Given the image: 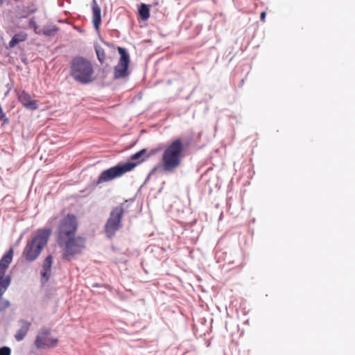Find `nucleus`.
Wrapping results in <instances>:
<instances>
[{"instance_id":"nucleus-22","label":"nucleus","mask_w":355,"mask_h":355,"mask_svg":"<svg viewBox=\"0 0 355 355\" xmlns=\"http://www.w3.org/2000/svg\"><path fill=\"white\" fill-rule=\"evenodd\" d=\"M159 151V148H155L150 151L149 154L147 155V157H150V156L157 153Z\"/></svg>"},{"instance_id":"nucleus-3","label":"nucleus","mask_w":355,"mask_h":355,"mask_svg":"<svg viewBox=\"0 0 355 355\" xmlns=\"http://www.w3.org/2000/svg\"><path fill=\"white\" fill-rule=\"evenodd\" d=\"M70 75L76 82L84 85L95 80L92 62L82 56L74 57L70 62Z\"/></svg>"},{"instance_id":"nucleus-24","label":"nucleus","mask_w":355,"mask_h":355,"mask_svg":"<svg viewBox=\"0 0 355 355\" xmlns=\"http://www.w3.org/2000/svg\"><path fill=\"white\" fill-rule=\"evenodd\" d=\"M4 0H0V6L3 4Z\"/></svg>"},{"instance_id":"nucleus-10","label":"nucleus","mask_w":355,"mask_h":355,"mask_svg":"<svg viewBox=\"0 0 355 355\" xmlns=\"http://www.w3.org/2000/svg\"><path fill=\"white\" fill-rule=\"evenodd\" d=\"M50 334L51 331L49 329H42L35 338V347L38 349H44L56 346L58 343V339L51 338Z\"/></svg>"},{"instance_id":"nucleus-4","label":"nucleus","mask_w":355,"mask_h":355,"mask_svg":"<svg viewBox=\"0 0 355 355\" xmlns=\"http://www.w3.org/2000/svg\"><path fill=\"white\" fill-rule=\"evenodd\" d=\"M13 250L10 248L0 260V311L9 306V302L2 298L10 282V277L5 276V273L12 261Z\"/></svg>"},{"instance_id":"nucleus-2","label":"nucleus","mask_w":355,"mask_h":355,"mask_svg":"<svg viewBox=\"0 0 355 355\" xmlns=\"http://www.w3.org/2000/svg\"><path fill=\"white\" fill-rule=\"evenodd\" d=\"M51 232L50 228H43L36 230L33 234L31 238L27 241L22 253L27 261H33L37 259L46 245Z\"/></svg>"},{"instance_id":"nucleus-13","label":"nucleus","mask_w":355,"mask_h":355,"mask_svg":"<svg viewBox=\"0 0 355 355\" xmlns=\"http://www.w3.org/2000/svg\"><path fill=\"white\" fill-rule=\"evenodd\" d=\"M92 22L96 30H98L101 24V10L100 6L94 1L92 5Z\"/></svg>"},{"instance_id":"nucleus-12","label":"nucleus","mask_w":355,"mask_h":355,"mask_svg":"<svg viewBox=\"0 0 355 355\" xmlns=\"http://www.w3.org/2000/svg\"><path fill=\"white\" fill-rule=\"evenodd\" d=\"M52 263L53 257L51 255L47 256L42 263V268L40 272L41 282L42 284L46 283L51 277Z\"/></svg>"},{"instance_id":"nucleus-17","label":"nucleus","mask_w":355,"mask_h":355,"mask_svg":"<svg viewBox=\"0 0 355 355\" xmlns=\"http://www.w3.org/2000/svg\"><path fill=\"white\" fill-rule=\"evenodd\" d=\"M57 31H58V28H56V26H51L44 27L42 31V33L44 35L53 36L57 33Z\"/></svg>"},{"instance_id":"nucleus-5","label":"nucleus","mask_w":355,"mask_h":355,"mask_svg":"<svg viewBox=\"0 0 355 355\" xmlns=\"http://www.w3.org/2000/svg\"><path fill=\"white\" fill-rule=\"evenodd\" d=\"M86 239L76 235L58 242V245L63 249L62 258L69 260L76 254H80L85 248Z\"/></svg>"},{"instance_id":"nucleus-16","label":"nucleus","mask_w":355,"mask_h":355,"mask_svg":"<svg viewBox=\"0 0 355 355\" xmlns=\"http://www.w3.org/2000/svg\"><path fill=\"white\" fill-rule=\"evenodd\" d=\"M139 13L142 20H147L150 17V9L148 6L142 3L139 10Z\"/></svg>"},{"instance_id":"nucleus-14","label":"nucleus","mask_w":355,"mask_h":355,"mask_svg":"<svg viewBox=\"0 0 355 355\" xmlns=\"http://www.w3.org/2000/svg\"><path fill=\"white\" fill-rule=\"evenodd\" d=\"M20 328L17 330L15 335V338L17 341L22 340L27 334L31 323L25 320H19Z\"/></svg>"},{"instance_id":"nucleus-8","label":"nucleus","mask_w":355,"mask_h":355,"mask_svg":"<svg viewBox=\"0 0 355 355\" xmlns=\"http://www.w3.org/2000/svg\"><path fill=\"white\" fill-rule=\"evenodd\" d=\"M123 213L124 209L121 205L114 207L111 211L104 227L107 237H114L116 232L121 228Z\"/></svg>"},{"instance_id":"nucleus-6","label":"nucleus","mask_w":355,"mask_h":355,"mask_svg":"<svg viewBox=\"0 0 355 355\" xmlns=\"http://www.w3.org/2000/svg\"><path fill=\"white\" fill-rule=\"evenodd\" d=\"M144 159H142L137 162H125L124 164H119L116 166L111 167L107 170L103 171L97 180L96 184H100L103 182L111 181L115 178L122 176L123 174L131 171L133 168Z\"/></svg>"},{"instance_id":"nucleus-19","label":"nucleus","mask_w":355,"mask_h":355,"mask_svg":"<svg viewBox=\"0 0 355 355\" xmlns=\"http://www.w3.org/2000/svg\"><path fill=\"white\" fill-rule=\"evenodd\" d=\"M146 153V149L144 148L139 150V152L133 154L130 159L131 160H137L139 159L145 153Z\"/></svg>"},{"instance_id":"nucleus-23","label":"nucleus","mask_w":355,"mask_h":355,"mask_svg":"<svg viewBox=\"0 0 355 355\" xmlns=\"http://www.w3.org/2000/svg\"><path fill=\"white\" fill-rule=\"evenodd\" d=\"M266 16V11H263V12L261 13V15H260V20H261V21H265Z\"/></svg>"},{"instance_id":"nucleus-9","label":"nucleus","mask_w":355,"mask_h":355,"mask_svg":"<svg viewBox=\"0 0 355 355\" xmlns=\"http://www.w3.org/2000/svg\"><path fill=\"white\" fill-rule=\"evenodd\" d=\"M120 58L117 65L114 67V77L115 79L125 78L128 76V67L130 56L124 48L118 47Z\"/></svg>"},{"instance_id":"nucleus-11","label":"nucleus","mask_w":355,"mask_h":355,"mask_svg":"<svg viewBox=\"0 0 355 355\" xmlns=\"http://www.w3.org/2000/svg\"><path fill=\"white\" fill-rule=\"evenodd\" d=\"M18 101L26 109L34 110L37 108V101L32 98L31 95L24 90L17 92Z\"/></svg>"},{"instance_id":"nucleus-15","label":"nucleus","mask_w":355,"mask_h":355,"mask_svg":"<svg viewBox=\"0 0 355 355\" xmlns=\"http://www.w3.org/2000/svg\"><path fill=\"white\" fill-rule=\"evenodd\" d=\"M28 38V34L26 32L21 31L14 35L11 40L9 42L8 46L12 49L19 43L25 42Z\"/></svg>"},{"instance_id":"nucleus-1","label":"nucleus","mask_w":355,"mask_h":355,"mask_svg":"<svg viewBox=\"0 0 355 355\" xmlns=\"http://www.w3.org/2000/svg\"><path fill=\"white\" fill-rule=\"evenodd\" d=\"M184 146L181 139L172 140L164 148L161 158V168L164 172L173 173L182 164Z\"/></svg>"},{"instance_id":"nucleus-18","label":"nucleus","mask_w":355,"mask_h":355,"mask_svg":"<svg viewBox=\"0 0 355 355\" xmlns=\"http://www.w3.org/2000/svg\"><path fill=\"white\" fill-rule=\"evenodd\" d=\"M96 53L99 62L101 63H103L105 59V54L104 50L103 49H96Z\"/></svg>"},{"instance_id":"nucleus-20","label":"nucleus","mask_w":355,"mask_h":355,"mask_svg":"<svg viewBox=\"0 0 355 355\" xmlns=\"http://www.w3.org/2000/svg\"><path fill=\"white\" fill-rule=\"evenodd\" d=\"M28 24L31 28H34L35 33L39 34V32H37L38 26L37 25L34 18H32L29 20Z\"/></svg>"},{"instance_id":"nucleus-7","label":"nucleus","mask_w":355,"mask_h":355,"mask_svg":"<svg viewBox=\"0 0 355 355\" xmlns=\"http://www.w3.org/2000/svg\"><path fill=\"white\" fill-rule=\"evenodd\" d=\"M78 227L77 218L75 215L68 214L59 223L57 229V243L76 235Z\"/></svg>"},{"instance_id":"nucleus-21","label":"nucleus","mask_w":355,"mask_h":355,"mask_svg":"<svg viewBox=\"0 0 355 355\" xmlns=\"http://www.w3.org/2000/svg\"><path fill=\"white\" fill-rule=\"evenodd\" d=\"M0 355H10V349L8 347L0 348Z\"/></svg>"}]
</instances>
